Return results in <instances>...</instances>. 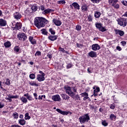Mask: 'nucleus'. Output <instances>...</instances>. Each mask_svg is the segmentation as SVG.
Returning <instances> with one entry per match:
<instances>
[{
	"label": "nucleus",
	"instance_id": "obj_1",
	"mask_svg": "<svg viewBox=\"0 0 127 127\" xmlns=\"http://www.w3.org/2000/svg\"><path fill=\"white\" fill-rule=\"evenodd\" d=\"M48 23V20L43 17H36L35 19L34 24L37 28L44 27L46 24Z\"/></svg>",
	"mask_w": 127,
	"mask_h": 127
},
{
	"label": "nucleus",
	"instance_id": "obj_2",
	"mask_svg": "<svg viewBox=\"0 0 127 127\" xmlns=\"http://www.w3.org/2000/svg\"><path fill=\"white\" fill-rule=\"evenodd\" d=\"M64 90L65 91V93L68 94L70 97L73 98L74 99L75 98V95H76V93L77 92V89L75 87L71 88L70 87H64Z\"/></svg>",
	"mask_w": 127,
	"mask_h": 127
},
{
	"label": "nucleus",
	"instance_id": "obj_3",
	"mask_svg": "<svg viewBox=\"0 0 127 127\" xmlns=\"http://www.w3.org/2000/svg\"><path fill=\"white\" fill-rule=\"evenodd\" d=\"M80 124H84L86 122H88L90 121V116L88 114H85L79 118Z\"/></svg>",
	"mask_w": 127,
	"mask_h": 127
},
{
	"label": "nucleus",
	"instance_id": "obj_4",
	"mask_svg": "<svg viewBox=\"0 0 127 127\" xmlns=\"http://www.w3.org/2000/svg\"><path fill=\"white\" fill-rule=\"evenodd\" d=\"M118 24L123 27H126V26L127 25V19L124 18H121L117 20Z\"/></svg>",
	"mask_w": 127,
	"mask_h": 127
},
{
	"label": "nucleus",
	"instance_id": "obj_5",
	"mask_svg": "<svg viewBox=\"0 0 127 127\" xmlns=\"http://www.w3.org/2000/svg\"><path fill=\"white\" fill-rule=\"evenodd\" d=\"M108 2L109 4L113 6L114 8H116L117 9L120 8V4L117 3L118 0H109Z\"/></svg>",
	"mask_w": 127,
	"mask_h": 127
},
{
	"label": "nucleus",
	"instance_id": "obj_6",
	"mask_svg": "<svg viewBox=\"0 0 127 127\" xmlns=\"http://www.w3.org/2000/svg\"><path fill=\"white\" fill-rule=\"evenodd\" d=\"M80 95H81V97H84V98H83L84 101L88 100V101H89V102H91V99L89 97V94H88V93H87L86 92H84V93L80 94Z\"/></svg>",
	"mask_w": 127,
	"mask_h": 127
},
{
	"label": "nucleus",
	"instance_id": "obj_7",
	"mask_svg": "<svg viewBox=\"0 0 127 127\" xmlns=\"http://www.w3.org/2000/svg\"><path fill=\"white\" fill-rule=\"evenodd\" d=\"M45 77V74L43 73V75L38 74L37 75V80H38L39 82H42L45 80V77Z\"/></svg>",
	"mask_w": 127,
	"mask_h": 127
},
{
	"label": "nucleus",
	"instance_id": "obj_8",
	"mask_svg": "<svg viewBox=\"0 0 127 127\" xmlns=\"http://www.w3.org/2000/svg\"><path fill=\"white\" fill-rule=\"evenodd\" d=\"M52 99L55 102H60V101H61V98H60V95L58 94L53 96Z\"/></svg>",
	"mask_w": 127,
	"mask_h": 127
},
{
	"label": "nucleus",
	"instance_id": "obj_9",
	"mask_svg": "<svg viewBox=\"0 0 127 127\" xmlns=\"http://www.w3.org/2000/svg\"><path fill=\"white\" fill-rule=\"evenodd\" d=\"M96 27L98 28L100 31L104 32L106 31V29L102 26V24L97 23L96 24Z\"/></svg>",
	"mask_w": 127,
	"mask_h": 127
},
{
	"label": "nucleus",
	"instance_id": "obj_10",
	"mask_svg": "<svg viewBox=\"0 0 127 127\" xmlns=\"http://www.w3.org/2000/svg\"><path fill=\"white\" fill-rule=\"evenodd\" d=\"M17 37L19 40H25V39H26L27 38L26 35H25V34L24 33H22L17 35Z\"/></svg>",
	"mask_w": 127,
	"mask_h": 127
},
{
	"label": "nucleus",
	"instance_id": "obj_11",
	"mask_svg": "<svg viewBox=\"0 0 127 127\" xmlns=\"http://www.w3.org/2000/svg\"><path fill=\"white\" fill-rule=\"evenodd\" d=\"M53 22L57 26H60V25H61V24H62V22H61V21H60V20H58V19H55V18L53 19Z\"/></svg>",
	"mask_w": 127,
	"mask_h": 127
},
{
	"label": "nucleus",
	"instance_id": "obj_12",
	"mask_svg": "<svg viewBox=\"0 0 127 127\" xmlns=\"http://www.w3.org/2000/svg\"><path fill=\"white\" fill-rule=\"evenodd\" d=\"M92 49L94 51H97V50H100L101 49V47L98 45V44H95L92 45Z\"/></svg>",
	"mask_w": 127,
	"mask_h": 127
},
{
	"label": "nucleus",
	"instance_id": "obj_13",
	"mask_svg": "<svg viewBox=\"0 0 127 127\" xmlns=\"http://www.w3.org/2000/svg\"><path fill=\"white\" fill-rule=\"evenodd\" d=\"M13 16L15 19H20V18H21V14L17 12L13 14Z\"/></svg>",
	"mask_w": 127,
	"mask_h": 127
},
{
	"label": "nucleus",
	"instance_id": "obj_14",
	"mask_svg": "<svg viewBox=\"0 0 127 127\" xmlns=\"http://www.w3.org/2000/svg\"><path fill=\"white\" fill-rule=\"evenodd\" d=\"M57 112H58V113H59L60 114H61V115H64L66 116H67V115L69 114V112H66V111H63L59 109H57Z\"/></svg>",
	"mask_w": 127,
	"mask_h": 127
},
{
	"label": "nucleus",
	"instance_id": "obj_15",
	"mask_svg": "<svg viewBox=\"0 0 127 127\" xmlns=\"http://www.w3.org/2000/svg\"><path fill=\"white\" fill-rule=\"evenodd\" d=\"M88 55L92 58H94V57H97V53L94 51H91L89 53Z\"/></svg>",
	"mask_w": 127,
	"mask_h": 127
},
{
	"label": "nucleus",
	"instance_id": "obj_16",
	"mask_svg": "<svg viewBox=\"0 0 127 127\" xmlns=\"http://www.w3.org/2000/svg\"><path fill=\"white\" fill-rule=\"evenodd\" d=\"M5 25H6V21L0 19V26H5Z\"/></svg>",
	"mask_w": 127,
	"mask_h": 127
},
{
	"label": "nucleus",
	"instance_id": "obj_17",
	"mask_svg": "<svg viewBox=\"0 0 127 127\" xmlns=\"http://www.w3.org/2000/svg\"><path fill=\"white\" fill-rule=\"evenodd\" d=\"M48 39L51 40V41H54L57 39V36L50 35L48 37Z\"/></svg>",
	"mask_w": 127,
	"mask_h": 127
},
{
	"label": "nucleus",
	"instance_id": "obj_18",
	"mask_svg": "<svg viewBox=\"0 0 127 127\" xmlns=\"http://www.w3.org/2000/svg\"><path fill=\"white\" fill-rule=\"evenodd\" d=\"M115 32L116 34H119L120 36H123L124 34H125V32H124V31L116 30Z\"/></svg>",
	"mask_w": 127,
	"mask_h": 127
},
{
	"label": "nucleus",
	"instance_id": "obj_19",
	"mask_svg": "<svg viewBox=\"0 0 127 127\" xmlns=\"http://www.w3.org/2000/svg\"><path fill=\"white\" fill-rule=\"evenodd\" d=\"M52 11H53V9L48 8L43 12V14H47L48 13L52 12Z\"/></svg>",
	"mask_w": 127,
	"mask_h": 127
},
{
	"label": "nucleus",
	"instance_id": "obj_20",
	"mask_svg": "<svg viewBox=\"0 0 127 127\" xmlns=\"http://www.w3.org/2000/svg\"><path fill=\"white\" fill-rule=\"evenodd\" d=\"M18 123L21 126H24L26 124V121L24 119H20L18 120Z\"/></svg>",
	"mask_w": 127,
	"mask_h": 127
},
{
	"label": "nucleus",
	"instance_id": "obj_21",
	"mask_svg": "<svg viewBox=\"0 0 127 127\" xmlns=\"http://www.w3.org/2000/svg\"><path fill=\"white\" fill-rule=\"evenodd\" d=\"M62 97L63 100H65V101L66 100H67V101H68V100H69V99H70V97H69V96H68L66 94H62Z\"/></svg>",
	"mask_w": 127,
	"mask_h": 127
},
{
	"label": "nucleus",
	"instance_id": "obj_22",
	"mask_svg": "<svg viewBox=\"0 0 127 127\" xmlns=\"http://www.w3.org/2000/svg\"><path fill=\"white\" fill-rule=\"evenodd\" d=\"M29 40L31 42V43L32 44H36V41L34 39H33V37H29Z\"/></svg>",
	"mask_w": 127,
	"mask_h": 127
},
{
	"label": "nucleus",
	"instance_id": "obj_23",
	"mask_svg": "<svg viewBox=\"0 0 127 127\" xmlns=\"http://www.w3.org/2000/svg\"><path fill=\"white\" fill-rule=\"evenodd\" d=\"M4 46L5 47V48H9V47L11 46V44L10 43V42L7 41L4 43Z\"/></svg>",
	"mask_w": 127,
	"mask_h": 127
},
{
	"label": "nucleus",
	"instance_id": "obj_24",
	"mask_svg": "<svg viewBox=\"0 0 127 127\" xmlns=\"http://www.w3.org/2000/svg\"><path fill=\"white\" fill-rule=\"evenodd\" d=\"M72 6L74 7V8H76V9H80V5H79V4L77 2H73L72 4Z\"/></svg>",
	"mask_w": 127,
	"mask_h": 127
},
{
	"label": "nucleus",
	"instance_id": "obj_25",
	"mask_svg": "<svg viewBox=\"0 0 127 127\" xmlns=\"http://www.w3.org/2000/svg\"><path fill=\"white\" fill-rule=\"evenodd\" d=\"M20 100L23 104H26L27 103V98H25L24 96H22L20 98Z\"/></svg>",
	"mask_w": 127,
	"mask_h": 127
},
{
	"label": "nucleus",
	"instance_id": "obj_26",
	"mask_svg": "<svg viewBox=\"0 0 127 127\" xmlns=\"http://www.w3.org/2000/svg\"><path fill=\"white\" fill-rule=\"evenodd\" d=\"M24 96L27 97V100H28L29 101H33V100H34V99H33V98H32V97H31L30 96H28V93L24 94Z\"/></svg>",
	"mask_w": 127,
	"mask_h": 127
},
{
	"label": "nucleus",
	"instance_id": "obj_27",
	"mask_svg": "<svg viewBox=\"0 0 127 127\" xmlns=\"http://www.w3.org/2000/svg\"><path fill=\"white\" fill-rule=\"evenodd\" d=\"M22 25H21V23H17L16 24H15V28H16V29H18V30L19 29H20L22 27Z\"/></svg>",
	"mask_w": 127,
	"mask_h": 127
},
{
	"label": "nucleus",
	"instance_id": "obj_28",
	"mask_svg": "<svg viewBox=\"0 0 127 127\" xmlns=\"http://www.w3.org/2000/svg\"><path fill=\"white\" fill-rule=\"evenodd\" d=\"M98 92H100V88L96 87V89L94 90V97H96V96H98V94L96 93H98Z\"/></svg>",
	"mask_w": 127,
	"mask_h": 127
},
{
	"label": "nucleus",
	"instance_id": "obj_29",
	"mask_svg": "<svg viewBox=\"0 0 127 127\" xmlns=\"http://www.w3.org/2000/svg\"><path fill=\"white\" fill-rule=\"evenodd\" d=\"M8 98H10V99H17V98H18V96L17 95H12L10 94H9L7 95Z\"/></svg>",
	"mask_w": 127,
	"mask_h": 127
},
{
	"label": "nucleus",
	"instance_id": "obj_30",
	"mask_svg": "<svg viewBox=\"0 0 127 127\" xmlns=\"http://www.w3.org/2000/svg\"><path fill=\"white\" fill-rule=\"evenodd\" d=\"M110 119L111 121H116V119H117V116H115L114 114H111L110 116Z\"/></svg>",
	"mask_w": 127,
	"mask_h": 127
},
{
	"label": "nucleus",
	"instance_id": "obj_31",
	"mask_svg": "<svg viewBox=\"0 0 127 127\" xmlns=\"http://www.w3.org/2000/svg\"><path fill=\"white\" fill-rule=\"evenodd\" d=\"M29 84L31 86H36V87H38V84L36 83V81H31L29 82Z\"/></svg>",
	"mask_w": 127,
	"mask_h": 127
},
{
	"label": "nucleus",
	"instance_id": "obj_32",
	"mask_svg": "<svg viewBox=\"0 0 127 127\" xmlns=\"http://www.w3.org/2000/svg\"><path fill=\"white\" fill-rule=\"evenodd\" d=\"M41 31L42 32V34H44V35H47V34H48V32L45 29H42L41 30Z\"/></svg>",
	"mask_w": 127,
	"mask_h": 127
},
{
	"label": "nucleus",
	"instance_id": "obj_33",
	"mask_svg": "<svg viewBox=\"0 0 127 127\" xmlns=\"http://www.w3.org/2000/svg\"><path fill=\"white\" fill-rule=\"evenodd\" d=\"M101 16V13L100 12L98 11H96L95 13V17H96V18H99V17Z\"/></svg>",
	"mask_w": 127,
	"mask_h": 127
},
{
	"label": "nucleus",
	"instance_id": "obj_34",
	"mask_svg": "<svg viewBox=\"0 0 127 127\" xmlns=\"http://www.w3.org/2000/svg\"><path fill=\"white\" fill-rule=\"evenodd\" d=\"M30 116H29V114L28 113H26L25 114V120H30Z\"/></svg>",
	"mask_w": 127,
	"mask_h": 127
},
{
	"label": "nucleus",
	"instance_id": "obj_35",
	"mask_svg": "<svg viewBox=\"0 0 127 127\" xmlns=\"http://www.w3.org/2000/svg\"><path fill=\"white\" fill-rule=\"evenodd\" d=\"M12 116L14 119H18V113L15 112L13 114Z\"/></svg>",
	"mask_w": 127,
	"mask_h": 127
},
{
	"label": "nucleus",
	"instance_id": "obj_36",
	"mask_svg": "<svg viewBox=\"0 0 127 127\" xmlns=\"http://www.w3.org/2000/svg\"><path fill=\"white\" fill-rule=\"evenodd\" d=\"M29 78H30L32 80L34 79L35 78V74L34 73L30 74L29 75Z\"/></svg>",
	"mask_w": 127,
	"mask_h": 127
},
{
	"label": "nucleus",
	"instance_id": "obj_37",
	"mask_svg": "<svg viewBox=\"0 0 127 127\" xmlns=\"http://www.w3.org/2000/svg\"><path fill=\"white\" fill-rule=\"evenodd\" d=\"M81 8H82V10H83L84 11H86V10H87L88 9V7L87 6V5H84L82 6Z\"/></svg>",
	"mask_w": 127,
	"mask_h": 127
},
{
	"label": "nucleus",
	"instance_id": "obj_38",
	"mask_svg": "<svg viewBox=\"0 0 127 127\" xmlns=\"http://www.w3.org/2000/svg\"><path fill=\"white\" fill-rule=\"evenodd\" d=\"M49 31L53 35H54L55 34V31L53 29L50 28Z\"/></svg>",
	"mask_w": 127,
	"mask_h": 127
},
{
	"label": "nucleus",
	"instance_id": "obj_39",
	"mask_svg": "<svg viewBox=\"0 0 127 127\" xmlns=\"http://www.w3.org/2000/svg\"><path fill=\"white\" fill-rule=\"evenodd\" d=\"M58 3L59 4H64V3H66V1L64 0H60L58 1Z\"/></svg>",
	"mask_w": 127,
	"mask_h": 127
},
{
	"label": "nucleus",
	"instance_id": "obj_40",
	"mask_svg": "<svg viewBox=\"0 0 127 127\" xmlns=\"http://www.w3.org/2000/svg\"><path fill=\"white\" fill-rule=\"evenodd\" d=\"M31 8H32V10L33 11H36V10H37V8H38L37 7V6H35V5H33L32 7H31Z\"/></svg>",
	"mask_w": 127,
	"mask_h": 127
},
{
	"label": "nucleus",
	"instance_id": "obj_41",
	"mask_svg": "<svg viewBox=\"0 0 127 127\" xmlns=\"http://www.w3.org/2000/svg\"><path fill=\"white\" fill-rule=\"evenodd\" d=\"M93 3H99L102 0H90Z\"/></svg>",
	"mask_w": 127,
	"mask_h": 127
},
{
	"label": "nucleus",
	"instance_id": "obj_42",
	"mask_svg": "<svg viewBox=\"0 0 127 127\" xmlns=\"http://www.w3.org/2000/svg\"><path fill=\"white\" fill-rule=\"evenodd\" d=\"M20 49L18 48V46H16L14 48V51L15 52H19Z\"/></svg>",
	"mask_w": 127,
	"mask_h": 127
},
{
	"label": "nucleus",
	"instance_id": "obj_43",
	"mask_svg": "<svg viewBox=\"0 0 127 127\" xmlns=\"http://www.w3.org/2000/svg\"><path fill=\"white\" fill-rule=\"evenodd\" d=\"M102 125L104 126V127H107L108 126V123L106 121V120H104L102 122Z\"/></svg>",
	"mask_w": 127,
	"mask_h": 127
},
{
	"label": "nucleus",
	"instance_id": "obj_44",
	"mask_svg": "<svg viewBox=\"0 0 127 127\" xmlns=\"http://www.w3.org/2000/svg\"><path fill=\"white\" fill-rule=\"evenodd\" d=\"M81 27L80 25H77L76 26V30H81Z\"/></svg>",
	"mask_w": 127,
	"mask_h": 127
},
{
	"label": "nucleus",
	"instance_id": "obj_45",
	"mask_svg": "<svg viewBox=\"0 0 127 127\" xmlns=\"http://www.w3.org/2000/svg\"><path fill=\"white\" fill-rule=\"evenodd\" d=\"M5 84L8 85H10V80H9V79H6V81L5 82Z\"/></svg>",
	"mask_w": 127,
	"mask_h": 127
},
{
	"label": "nucleus",
	"instance_id": "obj_46",
	"mask_svg": "<svg viewBox=\"0 0 127 127\" xmlns=\"http://www.w3.org/2000/svg\"><path fill=\"white\" fill-rule=\"evenodd\" d=\"M110 108L111 109V110H114V109L116 108V106H115V104H111L110 106Z\"/></svg>",
	"mask_w": 127,
	"mask_h": 127
},
{
	"label": "nucleus",
	"instance_id": "obj_47",
	"mask_svg": "<svg viewBox=\"0 0 127 127\" xmlns=\"http://www.w3.org/2000/svg\"><path fill=\"white\" fill-rule=\"evenodd\" d=\"M43 98H44V99H45V95H40L39 96L38 100H42Z\"/></svg>",
	"mask_w": 127,
	"mask_h": 127
},
{
	"label": "nucleus",
	"instance_id": "obj_48",
	"mask_svg": "<svg viewBox=\"0 0 127 127\" xmlns=\"http://www.w3.org/2000/svg\"><path fill=\"white\" fill-rule=\"evenodd\" d=\"M40 55H41V52H40V51L36 52V53H35L36 56H39Z\"/></svg>",
	"mask_w": 127,
	"mask_h": 127
},
{
	"label": "nucleus",
	"instance_id": "obj_49",
	"mask_svg": "<svg viewBox=\"0 0 127 127\" xmlns=\"http://www.w3.org/2000/svg\"><path fill=\"white\" fill-rule=\"evenodd\" d=\"M122 3L124 4V5H125V6H127V1H122Z\"/></svg>",
	"mask_w": 127,
	"mask_h": 127
},
{
	"label": "nucleus",
	"instance_id": "obj_50",
	"mask_svg": "<svg viewBox=\"0 0 127 127\" xmlns=\"http://www.w3.org/2000/svg\"><path fill=\"white\" fill-rule=\"evenodd\" d=\"M11 127H21V126L18 125H11Z\"/></svg>",
	"mask_w": 127,
	"mask_h": 127
},
{
	"label": "nucleus",
	"instance_id": "obj_51",
	"mask_svg": "<svg viewBox=\"0 0 127 127\" xmlns=\"http://www.w3.org/2000/svg\"><path fill=\"white\" fill-rule=\"evenodd\" d=\"M121 44L123 45V46H125V45H127V42H126V41H122L121 42Z\"/></svg>",
	"mask_w": 127,
	"mask_h": 127
},
{
	"label": "nucleus",
	"instance_id": "obj_52",
	"mask_svg": "<svg viewBox=\"0 0 127 127\" xmlns=\"http://www.w3.org/2000/svg\"><path fill=\"white\" fill-rule=\"evenodd\" d=\"M33 95H34V97H35V100H38V98H37V94L34 93Z\"/></svg>",
	"mask_w": 127,
	"mask_h": 127
},
{
	"label": "nucleus",
	"instance_id": "obj_53",
	"mask_svg": "<svg viewBox=\"0 0 127 127\" xmlns=\"http://www.w3.org/2000/svg\"><path fill=\"white\" fill-rule=\"evenodd\" d=\"M40 8L41 10H44V9H45V8L44 7V6H43V5L40 6Z\"/></svg>",
	"mask_w": 127,
	"mask_h": 127
},
{
	"label": "nucleus",
	"instance_id": "obj_54",
	"mask_svg": "<svg viewBox=\"0 0 127 127\" xmlns=\"http://www.w3.org/2000/svg\"><path fill=\"white\" fill-rule=\"evenodd\" d=\"M5 100H7V101H9V102H11L12 101L11 98H9V97H6Z\"/></svg>",
	"mask_w": 127,
	"mask_h": 127
},
{
	"label": "nucleus",
	"instance_id": "obj_55",
	"mask_svg": "<svg viewBox=\"0 0 127 127\" xmlns=\"http://www.w3.org/2000/svg\"><path fill=\"white\" fill-rule=\"evenodd\" d=\"M117 50H119V51H121V50H122V48H121L120 46H117Z\"/></svg>",
	"mask_w": 127,
	"mask_h": 127
},
{
	"label": "nucleus",
	"instance_id": "obj_56",
	"mask_svg": "<svg viewBox=\"0 0 127 127\" xmlns=\"http://www.w3.org/2000/svg\"><path fill=\"white\" fill-rule=\"evenodd\" d=\"M3 107H4V105L1 104V103H0V109H2Z\"/></svg>",
	"mask_w": 127,
	"mask_h": 127
},
{
	"label": "nucleus",
	"instance_id": "obj_57",
	"mask_svg": "<svg viewBox=\"0 0 127 127\" xmlns=\"http://www.w3.org/2000/svg\"><path fill=\"white\" fill-rule=\"evenodd\" d=\"M47 57H48V58H49L50 59H51V58H52V55L48 54L47 55Z\"/></svg>",
	"mask_w": 127,
	"mask_h": 127
},
{
	"label": "nucleus",
	"instance_id": "obj_58",
	"mask_svg": "<svg viewBox=\"0 0 127 127\" xmlns=\"http://www.w3.org/2000/svg\"><path fill=\"white\" fill-rule=\"evenodd\" d=\"M88 19L89 21H92V17H91V16H88Z\"/></svg>",
	"mask_w": 127,
	"mask_h": 127
},
{
	"label": "nucleus",
	"instance_id": "obj_59",
	"mask_svg": "<svg viewBox=\"0 0 127 127\" xmlns=\"http://www.w3.org/2000/svg\"><path fill=\"white\" fill-rule=\"evenodd\" d=\"M75 98H76V100H79V99H80V97H79V95H76Z\"/></svg>",
	"mask_w": 127,
	"mask_h": 127
},
{
	"label": "nucleus",
	"instance_id": "obj_60",
	"mask_svg": "<svg viewBox=\"0 0 127 127\" xmlns=\"http://www.w3.org/2000/svg\"><path fill=\"white\" fill-rule=\"evenodd\" d=\"M87 71L88 73H92V71L91 70H90L89 68H87Z\"/></svg>",
	"mask_w": 127,
	"mask_h": 127
},
{
	"label": "nucleus",
	"instance_id": "obj_61",
	"mask_svg": "<svg viewBox=\"0 0 127 127\" xmlns=\"http://www.w3.org/2000/svg\"><path fill=\"white\" fill-rule=\"evenodd\" d=\"M19 118L20 119H23V115H22V114L20 115Z\"/></svg>",
	"mask_w": 127,
	"mask_h": 127
},
{
	"label": "nucleus",
	"instance_id": "obj_62",
	"mask_svg": "<svg viewBox=\"0 0 127 127\" xmlns=\"http://www.w3.org/2000/svg\"><path fill=\"white\" fill-rule=\"evenodd\" d=\"M122 16H126L127 17V11Z\"/></svg>",
	"mask_w": 127,
	"mask_h": 127
},
{
	"label": "nucleus",
	"instance_id": "obj_63",
	"mask_svg": "<svg viewBox=\"0 0 127 127\" xmlns=\"http://www.w3.org/2000/svg\"><path fill=\"white\" fill-rule=\"evenodd\" d=\"M39 73H40V74H41V75H43V74H45L43 73L42 71H39Z\"/></svg>",
	"mask_w": 127,
	"mask_h": 127
},
{
	"label": "nucleus",
	"instance_id": "obj_64",
	"mask_svg": "<svg viewBox=\"0 0 127 127\" xmlns=\"http://www.w3.org/2000/svg\"><path fill=\"white\" fill-rule=\"evenodd\" d=\"M71 64H68V65H67V68H71Z\"/></svg>",
	"mask_w": 127,
	"mask_h": 127
}]
</instances>
